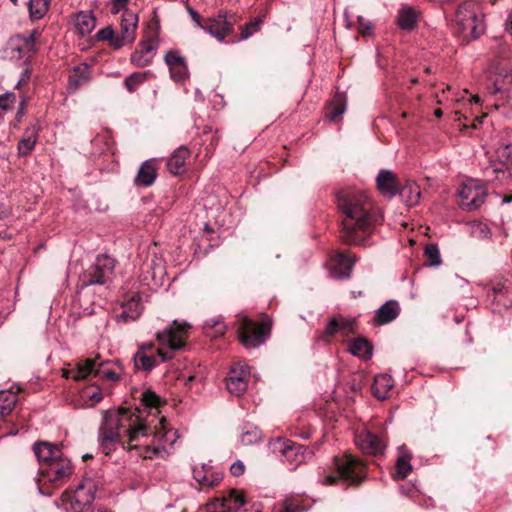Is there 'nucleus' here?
<instances>
[{
	"label": "nucleus",
	"instance_id": "864d4df0",
	"mask_svg": "<svg viewBox=\"0 0 512 512\" xmlns=\"http://www.w3.org/2000/svg\"><path fill=\"white\" fill-rule=\"evenodd\" d=\"M404 193L409 192L408 198L409 205H416L420 199V187L416 183H409L403 190Z\"/></svg>",
	"mask_w": 512,
	"mask_h": 512
},
{
	"label": "nucleus",
	"instance_id": "f03ea898",
	"mask_svg": "<svg viewBox=\"0 0 512 512\" xmlns=\"http://www.w3.org/2000/svg\"><path fill=\"white\" fill-rule=\"evenodd\" d=\"M122 434L127 436L129 442L127 447H123L133 450L138 449L134 442H141V438H147L154 432L129 408L120 407L117 410L106 411L99 429L100 445L106 455L115 451L117 444L121 442Z\"/></svg>",
	"mask_w": 512,
	"mask_h": 512
},
{
	"label": "nucleus",
	"instance_id": "ddd939ff",
	"mask_svg": "<svg viewBox=\"0 0 512 512\" xmlns=\"http://www.w3.org/2000/svg\"><path fill=\"white\" fill-rule=\"evenodd\" d=\"M71 372V377L74 380L85 379L91 374L110 381L119 379V375L108 366V363L101 362L96 364L93 359H87L84 363H79L77 369Z\"/></svg>",
	"mask_w": 512,
	"mask_h": 512
},
{
	"label": "nucleus",
	"instance_id": "f3484780",
	"mask_svg": "<svg viewBox=\"0 0 512 512\" xmlns=\"http://www.w3.org/2000/svg\"><path fill=\"white\" fill-rule=\"evenodd\" d=\"M354 326V319H348L341 315L333 316L328 320L319 340L329 343L337 335L347 336L353 333Z\"/></svg>",
	"mask_w": 512,
	"mask_h": 512
},
{
	"label": "nucleus",
	"instance_id": "13d9d810",
	"mask_svg": "<svg viewBox=\"0 0 512 512\" xmlns=\"http://www.w3.org/2000/svg\"><path fill=\"white\" fill-rule=\"evenodd\" d=\"M129 2H130V0H111L112 13L119 14V13H124V11H130L127 8V5Z\"/></svg>",
	"mask_w": 512,
	"mask_h": 512
},
{
	"label": "nucleus",
	"instance_id": "20e7f679",
	"mask_svg": "<svg viewBox=\"0 0 512 512\" xmlns=\"http://www.w3.org/2000/svg\"><path fill=\"white\" fill-rule=\"evenodd\" d=\"M455 32L462 40L469 42L479 38L485 32L484 16L472 1H465L455 13Z\"/></svg>",
	"mask_w": 512,
	"mask_h": 512
},
{
	"label": "nucleus",
	"instance_id": "79ce46f5",
	"mask_svg": "<svg viewBox=\"0 0 512 512\" xmlns=\"http://www.w3.org/2000/svg\"><path fill=\"white\" fill-rule=\"evenodd\" d=\"M468 233L471 237L476 239H488L491 236V230L486 223L481 221H471L467 224Z\"/></svg>",
	"mask_w": 512,
	"mask_h": 512
},
{
	"label": "nucleus",
	"instance_id": "1a4fd4ad",
	"mask_svg": "<svg viewBox=\"0 0 512 512\" xmlns=\"http://www.w3.org/2000/svg\"><path fill=\"white\" fill-rule=\"evenodd\" d=\"M43 30L34 28L29 32L12 35L7 41V50L11 58L28 64L38 52Z\"/></svg>",
	"mask_w": 512,
	"mask_h": 512
},
{
	"label": "nucleus",
	"instance_id": "6e6d98bb",
	"mask_svg": "<svg viewBox=\"0 0 512 512\" xmlns=\"http://www.w3.org/2000/svg\"><path fill=\"white\" fill-rule=\"evenodd\" d=\"M260 25V20L251 21L250 23L245 25L241 31V39L245 40L251 37L255 32L259 30Z\"/></svg>",
	"mask_w": 512,
	"mask_h": 512
},
{
	"label": "nucleus",
	"instance_id": "e433bc0d",
	"mask_svg": "<svg viewBox=\"0 0 512 512\" xmlns=\"http://www.w3.org/2000/svg\"><path fill=\"white\" fill-rule=\"evenodd\" d=\"M226 325L221 316L210 318L204 321L203 332L206 336L217 338L224 335Z\"/></svg>",
	"mask_w": 512,
	"mask_h": 512
},
{
	"label": "nucleus",
	"instance_id": "0e129e2a",
	"mask_svg": "<svg viewBox=\"0 0 512 512\" xmlns=\"http://www.w3.org/2000/svg\"><path fill=\"white\" fill-rule=\"evenodd\" d=\"M25 107H26V99L23 98L21 100V102L19 103L18 111H17V114H16L17 120H20L21 117L24 115Z\"/></svg>",
	"mask_w": 512,
	"mask_h": 512
},
{
	"label": "nucleus",
	"instance_id": "603ef678",
	"mask_svg": "<svg viewBox=\"0 0 512 512\" xmlns=\"http://www.w3.org/2000/svg\"><path fill=\"white\" fill-rule=\"evenodd\" d=\"M147 438H144L147 440ZM138 448L140 445H143V451L140 453V455L145 459H152L154 456L158 455L161 452V448L159 446H151L147 441H143L141 443L137 442Z\"/></svg>",
	"mask_w": 512,
	"mask_h": 512
},
{
	"label": "nucleus",
	"instance_id": "4d7b16f0",
	"mask_svg": "<svg viewBox=\"0 0 512 512\" xmlns=\"http://www.w3.org/2000/svg\"><path fill=\"white\" fill-rule=\"evenodd\" d=\"M16 102V95L12 92H7L0 95V108L2 110H9L13 107Z\"/></svg>",
	"mask_w": 512,
	"mask_h": 512
},
{
	"label": "nucleus",
	"instance_id": "473e14b6",
	"mask_svg": "<svg viewBox=\"0 0 512 512\" xmlns=\"http://www.w3.org/2000/svg\"><path fill=\"white\" fill-rule=\"evenodd\" d=\"M204 468H193V478L202 486L215 487L223 480V472H205Z\"/></svg>",
	"mask_w": 512,
	"mask_h": 512
},
{
	"label": "nucleus",
	"instance_id": "a878e982",
	"mask_svg": "<svg viewBox=\"0 0 512 512\" xmlns=\"http://www.w3.org/2000/svg\"><path fill=\"white\" fill-rule=\"evenodd\" d=\"M355 260L348 254L338 253L331 260L329 275L334 279H348L351 276Z\"/></svg>",
	"mask_w": 512,
	"mask_h": 512
},
{
	"label": "nucleus",
	"instance_id": "774afa93",
	"mask_svg": "<svg viewBox=\"0 0 512 512\" xmlns=\"http://www.w3.org/2000/svg\"><path fill=\"white\" fill-rule=\"evenodd\" d=\"M189 14L191 15L192 20L196 23L197 26H198V23H202L200 21V15L197 11H195L193 9H189Z\"/></svg>",
	"mask_w": 512,
	"mask_h": 512
},
{
	"label": "nucleus",
	"instance_id": "4c0bfd02",
	"mask_svg": "<svg viewBox=\"0 0 512 512\" xmlns=\"http://www.w3.org/2000/svg\"><path fill=\"white\" fill-rule=\"evenodd\" d=\"M346 97L343 93H336L328 107V117L335 122L346 111Z\"/></svg>",
	"mask_w": 512,
	"mask_h": 512
},
{
	"label": "nucleus",
	"instance_id": "7c9ffc66",
	"mask_svg": "<svg viewBox=\"0 0 512 512\" xmlns=\"http://www.w3.org/2000/svg\"><path fill=\"white\" fill-rule=\"evenodd\" d=\"M393 387L394 381L391 375L383 373L375 376L371 391L378 400H386Z\"/></svg>",
	"mask_w": 512,
	"mask_h": 512
},
{
	"label": "nucleus",
	"instance_id": "2eb2a0df",
	"mask_svg": "<svg viewBox=\"0 0 512 512\" xmlns=\"http://www.w3.org/2000/svg\"><path fill=\"white\" fill-rule=\"evenodd\" d=\"M144 294V291H132L125 294L121 305L122 310L116 315L118 322L127 323L139 318L143 310Z\"/></svg>",
	"mask_w": 512,
	"mask_h": 512
},
{
	"label": "nucleus",
	"instance_id": "5701e85b",
	"mask_svg": "<svg viewBox=\"0 0 512 512\" xmlns=\"http://www.w3.org/2000/svg\"><path fill=\"white\" fill-rule=\"evenodd\" d=\"M249 375L247 365L236 364L230 369L229 377L227 379V390L235 395H242L247 388L246 377Z\"/></svg>",
	"mask_w": 512,
	"mask_h": 512
},
{
	"label": "nucleus",
	"instance_id": "9d476101",
	"mask_svg": "<svg viewBox=\"0 0 512 512\" xmlns=\"http://www.w3.org/2000/svg\"><path fill=\"white\" fill-rule=\"evenodd\" d=\"M191 328L192 325L186 320H173L167 328L156 333V339L161 347L156 352H163L162 349L178 351L186 348Z\"/></svg>",
	"mask_w": 512,
	"mask_h": 512
},
{
	"label": "nucleus",
	"instance_id": "a18cd8bd",
	"mask_svg": "<svg viewBox=\"0 0 512 512\" xmlns=\"http://www.w3.org/2000/svg\"><path fill=\"white\" fill-rule=\"evenodd\" d=\"M152 73L150 71L145 72H134L130 74L125 79V87L130 92L133 93L137 90L140 84L144 83L146 79L151 76Z\"/></svg>",
	"mask_w": 512,
	"mask_h": 512
},
{
	"label": "nucleus",
	"instance_id": "aec40b11",
	"mask_svg": "<svg viewBox=\"0 0 512 512\" xmlns=\"http://www.w3.org/2000/svg\"><path fill=\"white\" fill-rule=\"evenodd\" d=\"M512 85V72L507 68L496 66L487 76L486 89L492 95L509 89Z\"/></svg>",
	"mask_w": 512,
	"mask_h": 512
},
{
	"label": "nucleus",
	"instance_id": "ea45409f",
	"mask_svg": "<svg viewBox=\"0 0 512 512\" xmlns=\"http://www.w3.org/2000/svg\"><path fill=\"white\" fill-rule=\"evenodd\" d=\"M50 0H29L28 8L31 20L42 19L49 10Z\"/></svg>",
	"mask_w": 512,
	"mask_h": 512
},
{
	"label": "nucleus",
	"instance_id": "a19ab883",
	"mask_svg": "<svg viewBox=\"0 0 512 512\" xmlns=\"http://www.w3.org/2000/svg\"><path fill=\"white\" fill-rule=\"evenodd\" d=\"M13 388L14 387H11V389L9 390V396L6 395V392L0 391V400H3L5 403L4 405H0L1 417L9 415L17 402L16 393L20 391V387L17 386L15 392L13 391Z\"/></svg>",
	"mask_w": 512,
	"mask_h": 512
},
{
	"label": "nucleus",
	"instance_id": "f8f14e48",
	"mask_svg": "<svg viewBox=\"0 0 512 512\" xmlns=\"http://www.w3.org/2000/svg\"><path fill=\"white\" fill-rule=\"evenodd\" d=\"M98 483L91 478H84L77 486L71 498L70 509L73 512H84L96 498Z\"/></svg>",
	"mask_w": 512,
	"mask_h": 512
},
{
	"label": "nucleus",
	"instance_id": "6e6552de",
	"mask_svg": "<svg viewBox=\"0 0 512 512\" xmlns=\"http://www.w3.org/2000/svg\"><path fill=\"white\" fill-rule=\"evenodd\" d=\"M166 275L165 261L156 245L149 247L140 266L139 284L154 290L164 284Z\"/></svg>",
	"mask_w": 512,
	"mask_h": 512
},
{
	"label": "nucleus",
	"instance_id": "f704fd0d",
	"mask_svg": "<svg viewBox=\"0 0 512 512\" xmlns=\"http://www.w3.org/2000/svg\"><path fill=\"white\" fill-rule=\"evenodd\" d=\"M74 25L78 34L84 37L94 30L96 19L91 13L81 11L76 15Z\"/></svg>",
	"mask_w": 512,
	"mask_h": 512
},
{
	"label": "nucleus",
	"instance_id": "680f3d73",
	"mask_svg": "<svg viewBox=\"0 0 512 512\" xmlns=\"http://www.w3.org/2000/svg\"><path fill=\"white\" fill-rule=\"evenodd\" d=\"M244 470V464L240 460L233 463L230 467V472L235 477L241 476L244 473Z\"/></svg>",
	"mask_w": 512,
	"mask_h": 512
},
{
	"label": "nucleus",
	"instance_id": "dca6fc26",
	"mask_svg": "<svg viewBox=\"0 0 512 512\" xmlns=\"http://www.w3.org/2000/svg\"><path fill=\"white\" fill-rule=\"evenodd\" d=\"M458 196L462 201V207L474 210L484 203L486 192L478 180H470L460 187Z\"/></svg>",
	"mask_w": 512,
	"mask_h": 512
},
{
	"label": "nucleus",
	"instance_id": "423d86ee",
	"mask_svg": "<svg viewBox=\"0 0 512 512\" xmlns=\"http://www.w3.org/2000/svg\"><path fill=\"white\" fill-rule=\"evenodd\" d=\"M235 324L238 337L246 349H257L264 344L271 334L272 320L264 317L260 324L245 315H238Z\"/></svg>",
	"mask_w": 512,
	"mask_h": 512
},
{
	"label": "nucleus",
	"instance_id": "a211bd4d",
	"mask_svg": "<svg viewBox=\"0 0 512 512\" xmlns=\"http://www.w3.org/2000/svg\"><path fill=\"white\" fill-rule=\"evenodd\" d=\"M246 503L245 498L236 489H231L227 496L214 498L206 504L207 512H238Z\"/></svg>",
	"mask_w": 512,
	"mask_h": 512
},
{
	"label": "nucleus",
	"instance_id": "bf43d9fd",
	"mask_svg": "<svg viewBox=\"0 0 512 512\" xmlns=\"http://www.w3.org/2000/svg\"><path fill=\"white\" fill-rule=\"evenodd\" d=\"M493 301L497 303L496 309H501V307L509 308L512 305V293L507 295H499L498 298H493Z\"/></svg>",
	"mask_w": 512,
	"mask_h": 512
},
{
	"label": "nucleus",
	"instance_id": "bb28decb",
	"mask_svg": "<svg viewBox=\"0 0 512 512\" xmlns=\"http://www.w3.org/2000/svg\"><path fill=\"white\" fill-rule=\"evenodd\" d=\"M400 314V305L396 300H388L382 304L373 317L374 326H382L394 321Z\"/></svg>",
	"mask_w": 512,
	"mask_h": 512
},
{
	"label": "nucleus",
	"instance_id": "58836bf2",
	"mask_svg": "<svg viewBox=\"0 0 512 512\" xmlns=\"http://www.w3.org/2000/svg\"><path fill=\"white\" fill-rule=\"evenodd\" d=\"M133 361L136 369L146 373L151 372L159 363L154 354H134Z\"/></svg>",
	"mask_w": 512,
	"mask_h": 512
},
{
	"label": "nucleus",
	"instance_id": "4468645a",
	"mask_svg": "<svg viewBox=\"0 0 512 512\" xmlns=\"http://www.w3.org/2000/svg\"><path fill=\"white\" fill-rule=\"evenodd\" d=\"M42 480L49 482L53 487L57 488L60 486L63 479L68 478L72 472L71 461L63 455L56 459V461L47 465V467L39 469Z\"/></svg>",
	"mask_w": 512,
	"mask_h": 512
},
{
	"label": "nucleus",
	"instance_id": "0eeeda50",
	"mask_svg": "<svg viewBox=\"0 0 512 512\" xmlns=\"http://www.w3.org/2000/svg\"><path fill=\"white\" fill-rule=\"evenodd\" d=\"M483 177L494 185L508 184L512 180V144L496 148L495 159L483 168Z\"/></svg>",
	"mask_w": 512,
	"mask_h": 512
},
{
	"label": "nucleus",
	"instance_id": "3c124183",
	"mask_svg": "<svg viewBox=\"0 0 512 512\" xmlns=\"http://www.w3.org/2000/svg\"><path fill=\"white\" fill-rule=\"evenodd\" d=\"M171 78L176 82H183L189 76L187 64L169 68Z\"/></svg>",
	"mask_w": 512,
	"mask_h": 512
},
{
	"label": "nucleus",
	"instance_id": "338daca9",
	"mask_svg": "<svg viewBox=\"0 0 512 512\" xmlns=\"http://www.w3.org/2000/svg\"><path fill=\"white\" fill-rule=\"evenodd\" d=\"M29 77H30V71H29V69H25L22 72L21 78L17 82V86L21 85L22 83H25L29 79Z\"/></svg>",
	"mask_w": 512,
	"mask_h": 512
},
{
	"label": "nucleus",
	"instance_id": "de8ad7c7",
	"mask_svg": "<svg viewBox=\"0 0 512 512\" xmlns=\"http://www.w3.org/2000/svg\"><path fill=\"white\" fill-rule=\"evenodd\" d=\"M373 345L364 337H358L351 341L348 352H373Z\"/></svg>",
	"mask_w": 512,
	"mask_h": 512
},
{
	"label": "nucleus",
	"instance_id": "09e8293b",
	"mask_svg": "<svg viewBox=\"0 0 512 512\" xmlns=\"http://www.w3.org/2000/svg\"><path fill=\"white\" fill-rule=\"evenodd\" d=\"M164 61L169 68L187 64L185 58L178 50H169L164 56Z\"/></svg>",
	"mask_w": 512,
	"mask_h": 512
},
{
	"label": "nucleus",
	"instance_id": "393cba45",
	"mask_svg": "<svg viewBox=\"0 0 512 512\" xmlns=\"http://www.w3.org/2000/svg\"><path fill=\"white\" fill-rule=\"evenodd\" d=\"M376 187L385 197L392 199L400 193L396 175L387 169H381L376 177Z\"/></svg>",
	"mask_w": 512,
	"mask_h": 512
},
{
	"label": "nucleus",
	"instance_id": "b1692460",
	"mask_svg": "<svg viewBox=\"0 0 512 512\" xmlns=\"http://www.w3.org/2000/svg\"><path fill=\"white\" fill-rule=\"evenodd\" d=\"M33 452L40 464V468L47 467L63 455L61 449L53 443L38 441L33 445Z\"/></svg>",
	"mask_w": 512,
	"mask_h": 512
},
{
	"label": "nucleus",
	"instance_id": "412c9836",
	"mask_svg": "<svg viewBox=\"0 0 512 512\" xmlns=\"http://www.w3.org/2000/svg\"><path fill=\"white\" fill-rule=\"evenodd\" d=\"M355 443L363 453L375 456L383 454L386 448L384 440L370 431L357 434Z\"/></svg>",
	"mask_w": 512,
	"mask_h": 512
},
{
	"label": "nucleus",
	"instance_id": "c85d7f7f",
	"mask_svg": "<svg viewBox=\"0 0 512 512\" xmlns=\"http://www.w3.org/2000/svg\"><path fill=\"white\" fill-rule=\"evenodd\" d=\"M157 45L152 40L144 41L140 44L139 49L131 54V63L137 67H145L149 65L156 53Z\"/></svg>",
	"mask_w": 512,
	"mask_h": 512
},
{
	"label": "nucleus",
	"instance_id": "72a5a7b5",
	"mask_svg": "<svg viewBox=\"0 0 512 512\" xmlns=\"http://www.w3.org/2000/svg\"><path fill=\"white\" fill-rule=\"evenodd\" d=\"M89 66L87 64H80L76 66L69 75L68 87L72 91H76L79 87L86 84L89 77Z\"/></svg>",
	"mask_w": 512,
	"mask_h": 512
},
{
	"label": "nucleus",
	"instance_id": "e2e57ef3",
	"mask_svg": "<svg viewBox=\"0 0 512 512\" xmlns=\"http://www.w3.org/2000/svg\"><path fill=\"white\" fill-rule=\"evenodd\" d=\"M86 396L95 402H99L102 400V394L99 390L95 391H87Z\"/></svg>",
	"mask_w": 512,
	"mask_h": 512
},
{
	"label": "nucleus",
	"instance_id": "9b49d317",
	"mask_svg": "<svg viewBox=\"0 0 512 512\" xmlns=\"http://www.w3.org/2000/svg\"><path fill=\"white\" fill-rule=\"evenodd\" d=\"M234 16L221 11L216 17L208 18L203 23H198V27L217 39L224 42L225 38L233 33Z\"/></svg>",
	"mask_w": 512,
	"mask_h": 512
},
{
	"label": "nucleus",
	"instance_id": "f257e3e1",
	"mask_svg": "<svg viewBox=\"0 0 512 512\" xmlns=\"http://www.w3.org/2000/svg\"><path fill=\"white\" fill-rule=\"evenodd\" d=\"M342 220L341 238L347 244L367 245L363 234H369L381 223L382 215L362 191L347 189L336 194Z\"/></svg>",
	"mask_w": 512,
	"mask_h": 512
},
{
	"label": "nucleus",
	"instance_id": "2f4dec72",
	"mask_svg": "<svg viewBox=\"0 0 512 512\" xmlns=\"http://www.w3.org/2000/svg\"><path fill=\"white\" fill-rule=\"evenodd\" d=\"M38 139V127L32 125L25 129L23 137L17 145V153L19 157L28 156L35 148Z\"/></svg>",
	"mask_w": 512,
	"mask_h": 512
},
{
	"label": "nucleus",
	"instance_id": "39448f33",
	"mask_svg": "<svg viewBox=\"0 0 512 512\" xmlns=\"http://www.w3.org/2000/svg\"><path fill=\"white\" fill-rule=\"evenodd\" d=\"M333 463L338 475H326L321 479L325 486L335 485L341 478L351 486H359L367 477L366 465L351 454L335 456Z\"/></svg>",
	"mask_w": 512,
	"mask_h": 512
},
{
	"label": "nucleus",
	"instance_id": "49530a36",
	"mask_svg": "<svg viewBox=\"0 0 512 512\" xmlns=\"http://www.w3.org/2000/svg\"><path fill=\"white\" fill-rule=\"evenodd\" d=\"M424 254L427 259V266L438 267L441 265L440 251L436 244H428L425 247Z\"/></svg>",
	"mask_w": 512,
	"mask_h": 512
},
{
	"label": "nucleus",
	"instance_id": "4be33fe9",
	"mask_svg": "<svg viewBox=\"0 0 512 512\" xmlns=\"http://www.w3.org/2000/svg\"><path fill=\"white\" fill-rule=\"evenodd\" d=\"M138 16L133 11H124L121 18V34L117 35L115 48H121L135 39Z\"/></svg>",
	"mask_w": 512,
	"mask_h": 512
},
{
	"label": "nucleus",
	"instance_id": "c9c22d12",
	"mask_svg": "<svg viewBox=\"0 0 512 512\" xmlns=\"http://www.w3.org/2000/svg\"><path fill=\"white\" fill-rule=\"evenodd\" d=\"M418 18L417 11L410 6H403L397 15V23L403 30H411Z\"/></svg>",
	"mask_w": 512,
	"mask_h": 512
},
{
	"label": "nucleus",
	"instance_id": "37998d69",
	"mask_svg": "<svg viewBox=\"0 0 512 512\" xmlns=\"http://www.w3.org/2000/svg\"><path fill=\"white\" fill-rule=\"evenodd\" d=\"M411 455L403 453L400 455L395 464V477L398 479H405L412 470Z\"/></svg>",
	"mask_w": 512,
	"mask_h": 512
},
{
	"label": "nucleus",
	"instance_id": "5fc2aeb1",
	"mask_svg": "<svg viewBox=\"0 0 512 512\" xmlns=\"http://www.w3.org/2000/svg\"><path fill=\"white\" fill-rule=\"evenodd\" d=\"M96 37L101 41H109L110 44L115 47L117 35H115L112 27H105L99 30L96 34Z\"/></svg>",
	"mask_w": 512,
	"mask_h": 512
},
{
	"label": "nucleus",
	"instance_id": "c756f323",
	"mask_svg": "<svg viewBox=\"0 0 512 512\" xmlns=\"http://www.w3.org/2000/svg\"><path fill=\"white\" fill-rule=\"evenodd\" d=\"M190 156V151L186 146H180L173 151L167 160V169L173 175L182 174L185 171V163Z\"/></svg>",
	"mask_w": 512,
	"mask_h": 512
},
{
	"label": "nucleus",
	"instance_id": "c03bdc74",
	"mask_svg": "<svg viewBox=\"0 0 512 512\" xmlns=\"http://www.w3.org/2000/svg\"><path fill=\"white\" fill-rule=\"evenodd\" d=\"M141 404L145 409H158L162 405L165 404L160 396H158L154 391L148 389L141 394Z\"/></svg>",
	"mask_w": 512,
	"mask_h": 512
},
{
	"label": "nucleus",
	"instance_id": "cd10ccee",
	"mask_svg": "<svg viewBox=\"0 0 512 512\" xmlns=\"http://www.w3.org/2000/svg\"><path fill=\"white\" fill-rule=\"evenodd\" d=\"M157 159L152 158L144 161L134 179V184L137 187H149L157 178Z\"/></svg>",
	"mask_w": 512,
	"mask_h": 512
},
{
	"label": "nucleus",
	"instance_id": "6ab92c4d",
	"mask_svg": "<svg viewBox=\"0 0 512 512\" xmlns=\"http://www.w3.org/2000/svg\"><path fill=\"white\" fill-rule=\"evenodd\" d=\"M280 452L284 457V461L294 468L302 464L307 458L313 456V451L308 447L290 440L280 442Z\"/></svg>",
	"mask_w": 512,
	"mask_h": 512
},
{
	"label": "nucleus",
	"instance_id": "7ed1b4c3",
	"mask_svg": "<svg viewBox=\"0 0 512 512\" xmlns=\"http://www.w3.org/2000/svg\"><path fill=\"white\" fill-rule=\"evenodd\" d=\"M115 263L110 255L100 254L80 276L76 297L85 315L95 313L96 302H90L87 298L92 293H102L107 289L115 275Z\"/></svg>",
	"mask_w": 512,
	"mask_h": 512
},
{
	"label": "nucleus",
	"instance_id": "69168bd1",
	"mask_svg": "<svg viewBox=\"0 0 512 512\" xmlns=\"http://www.w3.org/2000/svg\"><path fill=\"white\" fill-rule=\"evenodd\" d=\"M506 32L512 37V11L508 15V18L505 22Z\"/></svg>",
	"mask_w": 512,
	"mask_h": 512
},
{
	"label": "nucleus",
	"instance_id": "8fccbe9b",
	"mask_svg": "<svg viewBox=\"0 0 512 512\" xmlns=\"http://www.w3.org/2000/svg\"><path fill=\"white\" fill-rule=\"evenodd\" d=\"M512 293L511 283L507 284L506 282H498L492 286V288L488 291V298H498L499 295H507Z\"/></svg>",
	"mask_w": 512,
	"mask_h": 512
},
{
	"label": "nucleus",
	"instance_id": "052dcab7",
	"mask_svg": "<svg viewBox=\"0 0 512 512\" xmlns=\"http://www.w3.org/2000/svg\"><path fill=\"white\" fill-rule=\"evenodd\" d=\"M260 438L259 432L255 429L253 431H247L242 434L241 441L243 444H251L256 442Z\"/></svg>",
	"mask_w": 512,
	"mask_h": 512
}]
</instances>
